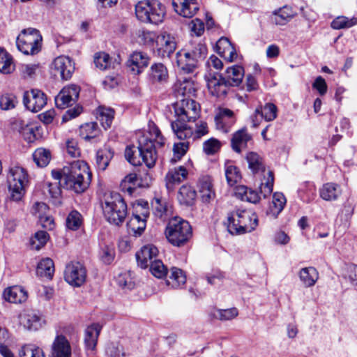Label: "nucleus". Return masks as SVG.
Instances as JSON below:
<instances>
[{"mask_svg": "<svg viewBox=\"0 0 357 357\" xmlns=\"http://www.w3.org/2000/svg\"><path fill=\"white\" fill-rule=\"evenodd\" d=\"M176 119L171 121V128L175 136L180 140L190 138L193 130L187 123L195 121L199 116V105L192 98H183L173 104Z\"/></svg>", "mask_w": 357, "mask_h": 357, "instance_id": "obj_1", "label": "nucleus"}, {"mask_svg": "<svg viewBox=\"0 0 357 357\" xmlns=\"http://www.w3.org/2000/svg\"><path fill=\"white\" fill-rule=\"evenodd\" d=\"M52 176L55 180L62 181L63 188L79 194L89 188L91 174L86 162L77 161L69 167H64L61 171L53 169Z\"/></svg>", "mask_w": 357, "mask_h": 357, "instance_id": "obj_2", "label": "nucleus"}, {"mask_svg": "<svg viewBox=\"0 0 357 357\" xmlns=\"http://www.w3.org/2000/svg\"><path fill=\"white\" fill-rule=\"evenodd\" d=\"M245 75L244 68L239 65L228 67L225 74L208 73L205 75L209 93L216 98H225L230 87L238 86Z\"/></svg>", "mask_w": 357, "mask_h": 357, "instance_id": "obj_3", "label": "nucleus"}, {"mask_svg": "<svg viewBox=\"0 0 357 357\" xmlns=\"http://www.w3.org/2000/svg\"><path fill=\"white\" fill-rule=\"evenodd\" d=\"M207 53L208 50L205 44L201 42H191L189 46L176 52L177 66L184 73H192L204 61Z\"/></svg>", "mask_w": 357, "mask_h": 357, "instance_id": "obj_4", "label": "nucleus"}, {"mask_svg": "<svg viewBox=\"0 0 357 357\" xmlns=\"http://www.w3.org/2000/svg\"><path fill=\"white\" fill-rule=\"evenodd\" d=\"M126 160L132 165H141L143 162L148 168L154 167L157 153L153 141L142 136L138 140V145L128 146L125 150Z\"/></svg>", "mask_w": 357, "mask_h": 357, "instance_id": "obj_5", "label": "nucleus"}, {"mask_svg": "<svg viewBox=\"0 0 357 357\" xmlns=\"http://www.w3.org/2000/svg\"><path fill=\"white\" fill-rule=\"evenodd\" d=\"M258 222L256 213L238 209L228 214L227 229L233 235H241L254 231L258 225Z\"/></svg>", "mask_w": 357, "mask_h": 357, "instance_id": "obj_6", "label": "nucleus"}, {"mask_svg": "<svg viewBox=\"0 0 357 357\" xmlns=\"http://www.w3.org/2000/svg\"><path fill=\"white\" fill-rule=\"evenodd\" d=\"M102 210L105 219L116 226L121 225L127 215V204L118 192H112L105 196Z\"/></svg>", "mask_w": 357, "mask_h": 357, "instance_id": "obj_7", "label": "nucleus"}, {"mask_svg": "<svg viewBox=\"0 0 357 357\" xmlns=\"http://www.w3.org/2000/svg\"><path fill=\"white\" fill-rule=\"evenodd\" d=\"M165 234L170 244L176 247H182L191 238L192 231L188 221L179 217H174L169 219Z\"/></svg>", "mask_w": 357, "mask_h": 357, "instance_id": "obj_8", "label": "nucleus"}, {"mask_svg": "<svg viewBox=\"0 0 357 357\" xmlns=\"http://www.w3.org/2000/svg\"><path fill=\"white\" fill-rule=\"evenodd\" d=\"M165 13V6L158 0L142 1L135 6L136 17L142 22L157 24L163 21Z\"/></svg>", "mask_w": 357, "mask_h": 357, "instance_id": "obj_9", "label": "nucleus"}, {"mask_svg": "<svg viewBox=\"0 0 357 357\" xmlns=\"http://www.w3.org/2000/svg\"><path fill=\"white\" fill-rule=\"evenodd\" d=\"M43 37L39 30L35 28L22 29L16 38L19 51L26 55H36L42 50Z\"/></svg>", "mask_w": 357, "mask_h": 357, "instance_id": "obj_10", "label": "nucleus"}, {"mask_svg": "<svg viewBox=\"0 0 357 357\" xmlns=\"http://www.w3.org/2000/svg\"><path fill=\"white\" fill-rule=\"evenodd\" d=\"M28 182V174L24 169L15 167L9 169L8 190L12 200L18 202L22 199L26 192Z\"/></svg>", "mask_w": 357, "mask_h": 357, "instance_id": "obj_11", "label": "nucleus"}, {"mask_svg": "<svg viewBox=\"0 0 357 357\" xmlns=\"http://www.w3.org/2000/svg\"><path fill=\"white\" fill-rule=\"evenodd\" d=\"M64 279L73 287H81L84 284L86 279L85 266L79 261H71L66 266Z\"/></svg>", "mask_w": 357, "mask_h": 357, "instance_id": "obj_12", "label": "nucleus"}, {"mask_svg": "<svg viewBox=\"0 0 357 357\" xmlns=\"http://www.w3.org/2000/svg\"><path fill=\"white\" fill-rule=\"evenodd\" d=\"M47 96L41 90L33 89L25 91L23 96V103L25 107L32 112H38L47 104Z\"/></svg>", "mask_w": 357, "mask_h": 357, "instance_id": "obj_13", "label": "nucleus"}, {"mask_svg": "<svg viewBox=\"0 0 357 357\" xmlns=\"http://www.w3.org/2000/svg\"><path fill=\"white\" fill-rule=\"evenodd\" d=\"M52 70L54 76H60L62 79L68 80L75 70V65L68 56L56 57L52 63Z\"/></svg>", "mask_w": 357, "mask_h": 357, "instance_id": "obj_14", "label": "nucleus"}, {"mask_svg": "<svg viewBox=\"0 0 357 357\" xmlns=\"http://www.w3.org/2000/svg\"><path fill=\"white\" fill-rule=\"evenodd\" d=\"M151 58L146 53L133 52L126 61V66L134 75L141 74L149 66Z\"/></svg>", "mask_w": 357, "mask_h": 357, "instance_id": "obj_15", "label": "nucleus"}, {"mask_svg": "<svg viewBox=\"0 0 357 357\" xmlns=\"http://www.w3.org/2000/svg\"><path fill=\"white\" fill-rule=\"evenodd\" d=\"M79 91L80 88L75 84L63 87L55 98L56 107L63 109L75 102L79 98Z\"/></svg>", "mask_w": 357, "mask_h": 357, "instance_id": "obj_16", "label": "nucleus"}, {"mask_svg": "<svg viewBox=\"0 0 357 357\" xmlns=\"http://www.w3.org/2000/svg\"><path fill=\"white\" fill-rule=\"evenodd\" d=\"M158 54L162 57H169L176 50V41L174 36L167 32L160 34L156 40Z\"/></svg>", "mask_w": 357, "mask_h": 357, "instance_id": "obj_17", "label": "nucleus"}, {"mask_svg": "<svg viewBox=\"0 0 357 357\" xmlns=\"http://www.w3.org/2000/svg\"><path fill=\"white\" fill-rule=\"evenodd\" d=\"M172 6L176 13L185 18L192 17L199 9L197 0H172Z\"/></svg>", "mask_w": 357, "mask_h": 357, "instance_id": "obj_18", "label": "nucleus"}, {"mask_svg": "<svg viewBox=\"0 0 357 357\" xmlns=\"http://www.w3.org/2000/svg\"><path fill=\"white\" fill-rule=\"evenodd\" d=\"M102 328V324L93 323L85 329L84 343L87 352L93 354L95 351Z\"/></svg>", "mask_w": 357, "mask_h": 357, "instance_id": "obj_19", "label": "nucleus"}, {"mask_svg": "<svg viewBox=\"0 0 357 357\" xmlns=\"http://www.w3.org/2000/svg\"><path fill=\"white\" fill-rule=\"evenodd\" d=\"M147 78L152 84H164L168 81V70L162 63H154L150 67Z\"/></svg>", "mask_w": 357, "mask_h": 357, "instance_id": "obj_20", "label": "nucleus"}, {"mask_svg": "<svg viewBox=\"0 0 357 357\" xmlns=\"http://www.w3.org/2000/svg\"><path fill=\"white\" fill-rule=\"evenodd\" d=\"M158 254V250L155 245L148 244L143 246L135 255L138 266L142 268H146L153 262V259Z\"/></svg>", "mask_w": 357, "mask_h": 357, "instance_id": "obj_21", "label": "nucleus"}, {"mask_svg": "<svg viewBox=\"0 0 357 357\" xmlns=\"http://www.w3.org/2000/svg\"><path fill=\"white\" fill-rule=\"evenodd\" d=\"M52 357H71L72 348L70 342L62 334L57 335L52 344Z\"/></svg>", "mask_w": 357, "mask_h": 357, "instance_id": "obj_22", "label": "nucleus"}, {"mask_svg": "<svg viewBox=\"0 0 357 357\" xmlns=\"http://www.w3.org/2000/svg\"><path fill=\"white\" fill-rule=\"evenodd\" d=\"M216 52L225 60L232 62L237 58L235 47L227 38L222 37L215 45Z\"/></svg>", "mask_w": 357, "mask_h": 357, "instance_id": "obj_23", "label": "nucleus"}, {"mask_svg": "<svg viewBox=\"0 0 357 357\" xmlns=\"http://www.w3.org/2000/svg\"><path fill=\"white\" fill-rule=\"evenodd\" d=\"M251 139L252 136L247 132L245 128L237 130L231 139L232 150L237 153H241L243 149L247 148L248 142Z\"/></svg>", "mask_w": 357, "mask_h": 357, "instance_id": "obj_24", "label": "nucleus"}, {"mask_svg": "<svg viewBox=\"0 0 357 357\" xmlns=\"http://www.w3.org/2000/svg\"><path fill=\"white\" fill-rule=\"evenodd\" d=\"M3 297L9 303H22L27 300V292L20 286L7 287L3 292Z\"/></svg>", "mask_w": 357, "mask_h": 357, "instance_id": "obj_25", "label": "nucleus"}, {"mask_svg": "<svg viewBox=\"0 0 357 357\" xmlns=\"http://www.w3.org/2000/svg\"><path fill=\"white\" fill-rule=\"evenodd\" d=\"M17 318L20 324L29 331H37L45 323V320L37 314H19Z\"/></svg>", "mask_w": 357, "mask_h": 357, "instance_id": "obj_26", "label": "nucleus"}, {"mask_svg": "<svg viewBox=\"0 0 357 357\" xmlns=\"http://www.w3.org/2000/svg\"><path fill=\"white\" fill-rule=\"evenodd\" d=\"M215 121L218 128L227 132L228 128L236 122V119L232 110L228 108H222L216 115Z\"/></svg>", "mask_w": 357, "mask_h": 357, "instance_id": "obj_27", "label": "nucleus"}, {"mask_svg": "<svg viewBox=\"0 0 357 357\" xmlns=\"http://www.w3.org/2000/svg\"><path fill=\"white\" fill-rule=\"evenodd\" d=\"M153 213L155 216L165 220L172 211V206L166 199L155 197L151 202Z\"/></svg>", "mask_w": 357, "mask_h": 357, "instance_id": "obj_28", "label": "nucleus"}, {"mask_svg": "<svg viewBox=\"0 0 357 357\" xmlns=\"http://www.w3.org/2000/svg\"><path fill=\"white\" fill-rule=\"evenodd\" d=\"M146 227V220L140 215H132L127 222L128 233L135 237L140 236Z\"/></svg>", "mask_w": 357, "mask_h": 357, "instance_id": "obj_29", "label": "nucleus"}, {"mask_svg": "<svg viewBox=\"0 0 357 357\" xmlns=\"http://www.w3.org/2000/svg\"><path fill=\"white\" fill-rule=\"evenodd\" d=\"M235 195L242 201L257 204L260 200L258 192L245 185H238L235 188Z\"/></svg>", "mask_w": 357, "mask_h": 357, "instance_id": "obj_30", "label": "nucleus"}, {"mask_svg": "<svg viewBox=\"0 0 357 357\" xmlns=\"http://www.w3.org/2000/svg\"><path fill=\"white\" fill-rule=\"evenodd\" d=\"M197 197L195 190L190 185H183L178 191V200L182 205L192 206Z\"/></svg>", "mask_w": 357, "mask_h": 357, "instance_id": "obj_31", "label": "nucleus"}, {"mask_svg": "<svg viewBox=\"0 0 357 357\" xmlns=\"http://www.w3.org/2000/svg\"><path fill=\"white\" fill-rule=\"evenodd\" d=\"M185 282L186 276L183 270L177 267H172L169 278L166 280L167 284L173 289H177L184 285Z\"/></svg>", "mask_w": 357, "mask_h": 357, "instance_id": "obj_32", "label": "nucleus"}, {"mask_svg": "<svg viewBox=\"0 0 357 357\" xmlns=\"http://www.w3.org/2000/svg\"><path fill=\"white\" fill-rule=\"evenodd\" d=\"M198 187L203 202H209L215 196L210 177L204 176L201 178L198 182Z\"/></svg>", "mask_w": 357, "mask_h": 357, "instance_id": "obj_33", "label": "nucleus"}, {"mask_svg": "<svg viewBox=\"0 0 357 357\" xmlns=\"http://www.w3.org/2000/svg\"><path fill=\"white\" fill-rule=\"evenodd\" d=\"M273 14L274 15L273 22L277 25L286 24L296 15L292 8L287 6L273 11Z\"/></svg>", "mask_w": 357, "mask_h": 357, "instance_id": "obj_34", "label": "nucleus"}, {"mask_svg": "<svg viewBox=\"0 0 357 357\" xmlns=\"http://www.w3.org/2000/svg\"><path fill=\"white\" fill-rule=\"evenodd\" d=\"M340 194L341 189L340 185L333 183L324 184L320 190L321 197L326 201L335 200Z\"/></svg>", "mask_w": 357, "mask_h": 357, "instance_id": "obj_35", "label": "nucleus"}, {"mask_svg": "<svg viewBox=\"0 0 357 357\" xmlns=\"http://www.w3.org/2000/svg\"><path fill=\"white\" fill-rule=\"evenodd\" d=\"M114 156V152L109 147L100 149L96 153V165L98 169L105 171Z\"/></svg>", "mask_w": 357, "mask_h": 357, "instance_id": "obj_36", "label": "nucleus"}, {"mask_svg": "<svg viewBox=\"0 0 357 357\" xmlns=\"http://www.w3.org/2000/svg\"><path fill=\"white\" fill-rule=\"evenodd\" d=\"M299 277L305 287H310L314 285L319 278V273L314 267H305L301 268Z\"/></svg>", "mask_w": 357, "mask_h": 357, "instance_id": "obj_37", "label": "nucleus"}, {"mask_svg": "<svg viewBox=\"0 0 357 357\" xmlns=\"http://www.w3.org/2000/svg\"><path fill=\"white\" fill-rule=\"evenodd\" d=\"M286 204V199L282 193L275 192L273 194L272 204L270 205L268 214L277 218L278 215L283 210Z\"/></svg>", "mask_w": 357, "mask_h": 357, "instance_id": "obj_38", "label": "nucleus"}, {"mask_svg": "<svg viewBox=\"0 0 357 357\" xmlns=\"http://www.w3.org/2000/svg\"><path fill=\"white\" fill-rule=\"evenodd\" d=\"M188 171L183 166H180L178 168L175 167L170 169L167 174L165 178L167 185L169 184H178L187 178Z\"/></svg>", "mask_w": 357, "mask_h": 357, "instance_id": "obj_39", "label": "nucleus"}, {"mask_svg": "<svg viewBox=\"0 0 357 357\" xmlns=\"http://www.w3.org/2000/svg\"><path fill=\"white\" fill-rule=\"evenodd\" d=\"M54 272V264L50 258L43 259L38 264L36 273L38 276L52 279Z\"/></svg>", "mask_w": 357, "mask_h": 357, "instance_id": "obj_40", "label": "nucleus"}, {"mask_svg": "<svg viewBox=\"0 0 357 357\" xmlns=\"http://www.w3.org/2000/svg\"><path fill=\"white\" fill-rule=\"evenodd\" d=\"M79 132L80 136L86 141H90L96 138L100 133L96 122H89L82 125Z\"/></svg>", "mask_w": 357, "mask_h": 357, "instance_id": "obj_41", "label": "nucleus"}, {"mask_svg": "<svg viewBox=\"0 0 357 357\" xmlns=\"http://www.w3.org/2000/svg\"><path fill=\"white\" fill-rule=\"evenodd\" d=\"M15 70L13 56L3 48L0 47V72L10 74Z\"/></svg>", "mask_w": 357, "mask_h": 357, "instance_id": "obj_42", "label": "nucleus"}, {"mask_svg": "<svg viewBox=\"0 0 357 357\" xmlns=\"http://www.w3.org/2000/svg\"><path fill=\"white\" fill-rule=\"evenodd\" d=\"M114 116V110L113 109L99 107L97 112V119L100 122L105 130L110 128Z\"/></svg>", "mask_w": 357, "mask_h": 357, "instance_id": "obj_43", "label": "nucleus"}, {"mask_svg": "<svg viewBox=\"0 0 357 357\" xmlns=\"http://www.w3.org/2000/svg\"><path fill=\"white\" fill-rule=\"evenodd\" d=\"M248 162L249 169L253 174H257L259 172H264L265 165L263 159L255 152H250L246 157Z\"/></svg>", "mask_w": 357, "mask_h": 357, "instance_id": "obj_44", "label": "nucleus"}, {"mask_svg": "<svg viewBox=\"0 0 357 357\" xmlns=\"http://www.w3.org/2000/svg\"><path fill=\"white\" fill-rule=\"evenodd\" d=\"M225 176L229 185L232 186L241 178L238 167L227 162L225 163Z\"/></svg>", "mask_w": 357, "mask_h": 357, "instance_id": "obj_45", "label": "nucleus"}, {"mask_svg": "<svg viewBox=\"0 0 357 357\" xmlns=\"http://www.w3.org/2000/svg\"><path fill=\"white\" fill-rule=\"evenodd\" d=\"M33 160L38 167H46L51 160V153L45 149H38L33 154Z\"/></svg>", "mask_w": 357, "mask_h": 357, "instance_id": "obj_46", "label": "nucleus"}, {"mask_svg": "<svg viewBox=\"0 0 357 357\" xmlns=\"http://www.w3.org/2000/svg\"><path fill=\"white\" fill-rule=\"evenodd\" d=\"M20 357H45L42 349L34 344H24L19 351Z\"/></svg>", "mask_w": 357, "mask_h": 357, "instance_id": "obj_47", "label": "nucleus"}, {"mask_svg": "<svg viewBox=\"0 0 357 357\" xmlns=\"http://www.w3.org/2000/svg\"><path fill=\"white\" fill-rule=\"evenodd\" d=\"M356 24H357V18L349 19L344 16H339L332 21L331 25L333 29H342L350 28Z\"/></svg>", "mask_w": 357, "mask_h": 357, "instance_id": "obj_48", "label": "nucleus"}, {"mask_svg": "<svg viewBox=\"0 0 357 357\" xmlns=\"http://www.w3.org/2000/svg\"><path fill=\"white\" fill-rule=\"evenodd\" d=\"M49 239V234L45 231H37L34 236L31 238V246L32 249L39 250L47 242Z\"/></svg>", "mask_w": 357, "mask_h": 357, "instance_id": "obj_49", "label": "nucleus"}, {"mask_svg": "<svg viewBox=\"0 0 357 357\" xmlns=\"http://www.w3.org/2000/svg\"><path fill=\"white\" fill-rule=\"evenodd\" d=\"M82 215L77 211H72L66 218L67 228L73 231L77 230L82 225Z\"/></svg>", "mask_w": 357, "mask_h": 357, "instance_id": "obj_50", "label": "nucleus"}, {"mask_svg": "<svg viewBox=\"0 0 357 357\" xmlns=\"http://www.w3.org/2000/svg\"><path fill=\"white\" fill-rule=\"evenodd\" d=\"M94 63L96 68L105 70L110 68L111 58L109 54L104 52H97L94 55Z\"/></svg>", "mask_w": 357, "mask_h": 357, "instance_id": "obj_51", "label": "nucleus"}, {"mask_svg": "<svg viewBox=\"0 0 357 357\" xmlns=\"http://www.w3.org/2000/svg\"><path fill=\"white\" fill-rule=\"evenodd\" d=\"M17 102L16 96L13 93H5L0 98V107L3 110L15 108Z\"/></svg>", "mask_w": 357, "mask_h": 357, "instance_id": "obj_52", "label": "nucleus"}, {"mask_svg": "<svg viewBox=\"0 0 357 357\" xmlns=\"http://www.w3.org/2000/svg\"><path fill=\"white\" fill-rule=\"evenodd\" d=\"M100 260L105 264H110L115 257V250L112 245L102 246L99 252Z\"/></svg>", "mask_w": 357, "mask_h": 357, "instance_id": "obj_53", "label": "nucleus"}, {"mask_svg": "<svg viewBox=\"0 0 357 357\" xmlns=\"http://www.w3.org/2000/svg\"><path fill=\"white\" fill-rule=\"evenodd\" d=\"M150 271L153 275L158 278H162L167 275V268L162 261L154 259L150 265Z\"/></svg>", "mask_w": 357, "mask_h": 357, "instance_id": "obj_54", "label": "nucleus"}, {"mask_svg": "<svg viewBox=\"0 0 357 357\" xmlns=\"http://www.w3.org/2000/svg\"><path fill=\"white\" fill-rule=\"evenodd\" d=\"M263 119L266 121L274 120L277 116V107L273 103H266L264 107H258Z\"/></svg>", "mask_w": 357, "mask_h": 357, "instance_id": "obj_55", "label": "nucleus"}, {"mask_svg": "<svg viewBox=\"0 0 357 357\" xmlns=\"http://www.w3.org/2000/svg\"><path fill=\"white\" fill-rule=\"evenodd\" d=\"M274 183V174L271 171L268 172V177L264 183H261L260 186V193L266 198L273 192Z\"/></svg>", "mask_w": 357, "mask_h": 357, "instance_id": "obj_56", "label": "nucleus"}, {"mask_svg": "<svg viewBox=\"0 0 357 357\" xmlns=\"http://www.w3.org/2000/svg\"><path fill=\"white\" fill-rule=\"evenodd\" d=\"M220 147L221 144L220 141L213 137L206 140L203 144L204 151L209 155L218 152Z\"/></svg>", "mask_w": 357, "mask_h": 357, "instance_id": "obj_57", "label": "nucleus"}, {"mask_svg": "<svg viewBox=\"0 0 357 357\" xmlns=\"http://www.w3.org/2000/svg\"><path fill=\"white\" fill-rule=\"evenodd\" d=\"M188 149V142L175 143L174 145V158L171 159L172 162H176L179 160L187 152Z\"/></svg>", "mask_w": 357, "mask_h": 357, "instance_id": "obj_58", "label": "nucleus"}, {"mask_svg": "<svg viewBox=\"0 0 357 357\" xmlns=\"http://www.w3.org/2000/svg\"><path fill=\"white\" fill-rule=\"evenodd\" d=\"M105 353L107 357H125L123 347L113 342L107 344Z\"/></svg>", "mask_w": 357, "mask_h": 357, "instance_id": "obj_59", "label": "nucleus"}, {"mask_svg": "<svg viewBox=\"0 0 357 357\" xmlns=\"http://www.w3.org/2000/svg\"><path fill=\"white\" fill-rule=\"evenodd\" d=\"M137 181V176L136 174H129L121 181V186L123 190L126 189L130 194H132L135 189L134 186L135 185Z\"/></svg>", "mask_w": 357, "mask_h": 357, "instance_id": "obj_60", "label": "nucleus"}, {"mask_svg": "<svg viewBox=\"0 0 357 357\" xmlns=\"http://www.w3.org/2000/svg\"><path fill=\"white\" fill-rule=\"evenodd\" d=\"M344 277L357 289V265L349 264L347 266Z\"/></svg>", "mask_w": 357, "mask_h": 357, "instance_id": "obj_61", "label": "nucleus"}, {"mask_svg": "<svg viewBox=\"0 0 357 357\" xmlns=\"http://www.w3.org/2000/svg\"><path fill=\"white\" fill-rule=\"evenodd\" d=\"M178 93L181 94L183 98H190V96L195 93V89L192 86V83L190 82H184L181 84L178 89Z\"/></svg>", "mask_w": 357, "mask_h": 357, "instance_id": "obj_62", "label": "nucleus"}, {"mask_svg": "<svg viewBox=\"0 0 357 357\" xmlns=\"http://www.w3.org/2000/svg\"><path fill=\"white\" fill-rule=\"evenodd\" d=\"M312 88L316 89L320 96L326 93L328 86L325 79L321 76H318L312 83Z\"/></svg>", "mask_w": 357, "mask_h": 357, "instance_id": "obj_63", "label": "nucleus"}, {"mask_svg": "<svg viewBox=\"0 0 357 357\" xmlns=\"http://www.w3.org/2000/svg\"><path fill=\"white\" fill-rule=\"evenodd\" d=\"M66 149L68 153L73 158H77L80 155V150L77 146V142L75 139H68L66 142Z\"/></svg>", "mask_w": 357, "mask_h": 357, "instance_id": "obj_64", "label": "nucleus"}]
</instances>
